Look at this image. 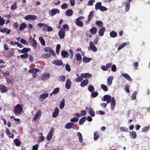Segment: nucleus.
Returning <instances> with one entry per match:
<instances>
[{
	"mask_svg": "<svg viewBox=\"0 0 150 150\" xmlns=\"http://www.w3.org/2000/svg\"><path fill=\"white\" fill-rule=\"evenodd\" d=\"M102 100L105 101H107V103H109L111 102V110L112 111H113L114 110L116 104L114 97L112 98L110 95H106L103 96V98L102 99Z\"/></svg>",
	"mask_w": 150,
	"mask_h": 150,
	"instance_id": "1",
	"label": "nucleus"
},
{
	"mask_svg": "<svg viewBox=\"0 0 150 150\" xmlns=\"http://www.w3.org/2000/svg\"><path fill=\"white\" fill-rule=\"evenodd\" d=\"M23 110L22 107L19 104H18L14 107V112L15 114H19Z\"/></svg>",
	"mask_w": 150,
	"mask_h": 150,
	"instance_id": "2",
	"label": "nucleus"
},
{
	"mask_svg": "<svg viewBox=\"0 0 150 150\" xmlns=\"http://www.w3.org/2000/svg\"><path fill=\"white\" fill-rule=\"evenodd\" d=\"M49 15L51 16L55 15L57 13L59 14L60 13V11L57 8H54L49 11Z\"/></svg>",
	"mask_w": 150,
	"mask_h": 150,
	"instance_id": "3",
	"label": "nucleus"
},
{
	"mask_svg": "<svg viewBox=\"0 0 150 150\" xmlns=\"http://www.w3.org/2000/svg\"><path fill=\"white\" fill-rule=\"evenodd\" d=\"M29 42L32 45V46L35 48H36L37 44V42L32 37L30 38L29 39Z\"/></svg>",
	"mask_w": 150,
	"mask_h": 150,
	"instance_id": "4",
	"label": "nucleus"
},
{
	"mask_svg": "<svg viewBox=\"0 0 150 150\" xmlns=\"http://www.w3.org/2000/svg\"><path fill=\"white\" fill-rule=\"evenodd\" d=\"M88 50L90 48L94 52H96L97 50L96 47L95 46L93 42L92 41L90 42L89 46L88 47Z\"/></svg>",
	"mask_w": 150,
	"mask_h": 150,
	"instance_id": "5",
	"label": "nucleus"
},
{
	"mask_svg": "<svg viewBox=\"0 0 150 150\" xmlns=\"http://www.w3.org/2000/svg\"><path fill=\"white\" fill-rule=\"evenodd\" d=\"M24 19L27 20H35L37 19V17L35 15H29L26 16L25 17Z\"/></svg>",
	"mask_w": 150,
	"mask_h": 150,
	"instance_id": "6",
	"label": "nucleus"
},
{
	"mask_svg": "<svg viewBox=\"0 0 150 150\" xmlns=\"http://www.w3.org/2000/svg\"><path fill=\"white\" fill-rule=\"evenodd\" d=\"M49 96L48 93L42 94L40 95L39 98V99L40 102L43 101L46 98Z\"/></svg>",
	"mask_w": 150,
	"mask_h": 150,
	"instance_id": "7",
	"label": "nucleus"
},
{
	"mask_svg": "<svg viewBox=\"0 0 150 150\" xmlns=\"http://www.w3.org/2000/svg\"><path fill=\"white\" fill-rule=\"evenodd\" d=\"M41 115V111L40 110H38L36 114L35 115V116L33 117V121H36L39 117Z\"/></svg>",
	"mask_w": 150,
	"mask_h": 150,
	"instance_id": "8",
	"label": "nucleus"
},
{
	"mask_svg": "<svg viewBox=\"0 0 150 150\" xmlns=\"http://www.w3.org/2000/svg\"><path fill=\"white\" fill-rule=\"evenodd\" d=\"M58 35L61 39L63 38L65 36V32L62 30V28H61L59 31Z\"/></svg>",
	"mask_w": 150,
	"mask_h": 150,
	"instance_id": "9",
	"label": "nucleus"
},
{
	"mask_svg": "<svg viewBox=\"0 0 150 150\" xmlns=\"http://www.w3.org/2000/svg\"><path fill=\"white\" fill-rule=\"evenodd\" d=\"M52 63L57 66H62L63 64L62 61L61 60L53 61Z\"/></svg>",
	"mask_w": 150,
	"mask_h": 150,
	"instance_id": "10",
	"label": "nucleus"
},
{
	"mask_svg": "<svg viewBox=\"0 0 150 150\" xmlns=\"http://www.w3.org/2000/svg\"><path fill=\"white\" fill-rule=\"evenodd\" d=\"M6 87L4 85H0V91L2 93H6L7 91Z\"/></svg>",
	"mask_w": 150,
	"mask_h": 150,
	"instance_id": "11",
	"label": "nucleus"
},
{
	"mask_svg": "<svg viewBox=\"0 0 150 150\" xmlns=\"http://www.w3.org/2000/svg\"><path fill=\"white\" fill-rule=\"evenodd\" d=\"M81 76L83 78H90L92 76V75L90 73H81Z\"/></svg>",
	"mask_w": 150,
	"mask_h": 150,
	"instance_id": "12",
	"label": "nucleus"
},
{
	"mask_svg": "<svg viewBox=\"0 0 150 150\" xmlns=\"http://www.w3.org/2000/svg\"><path fill=\"white\" fill-rule=\"evenodd\" d=\"M89 81L88 79H85L83 80L80 84L81 87H84L86 86L88 83Z\"/></svg>",
	"mask_w": 150,
	"mask_h": 150,
	"instance_id": "13",
	"label": "nucleus"
},
{
	"mask_svg": "<svg viewBox=\"0 0 150 150\" xmlns=\"http://www.w3.org/2000/svg\"><path fill=\"white\" fill-rule=\"evenodd\" d=\"M71 81L69 79H68L65 83V87L67 89H69L71 87Z\"/></svg>",
	"mask_w": 150,
	"mask_h": 150,
	"instance_id": "14",
	"label": "nucleus"
},
{
	"mask_svg": "<svg viewBox=\"0 0 150 150\" xmlns=\"http://www.w3.org/2000/svg\"><path fill=\"white\" fill-rule=\"evenodd\" d=\"M59 113V110L58 108L56 107L52 113V116L54 118L56 117L58 115Z\"/></svg>",
	"mask_w": 150,
	"mask_h": 150,
	"instance_id": "15",
	"label": "nucleus"
},
{
	"mask_svg": "<svg viewBox=\"0 0 150 150\" xmlns=\"http://www.w3.org/2000/svg\"><path fill=\"white\" fill-rule=\"evenodd\" d=\"M105 30V28L104 26L102 27L99 30L98 33L100 36H103L104 33V32Z\"/></svg>",
	"mask_w": 150,
	"mask_h": 150,
	"instance_id": "16",
	"label": "nucleus"
},
{
	"mask_svg": "<svg viewBox=\"0 0 150 150\" xmlns=\"http://www.w3.org/2000/svg\"><path fill=\"white\" fill-rule=\"evenodd\" d=\"M74 123L72 122H69L66 124L65 125V128L67 129H71L74 125Z\"/></svg>",
	"mask_w": 150,
	"mask_h": 150,
	"instance_id": "17",
	"label": "nucleus"
},
{
	"mask_svg": "<svg viewBox=\"0 0 150 150\" xmlns=\"http://www.w3.org/2000/svg\"><path fill=\"white\" fill-rule=\"evenodd\" d=\"M62 56L64 58L68 57L69 56V53L67 51L63 50L61 52Z\"/></svg>",
	"mask_w": 150,
	"mask_h": 150,
	"instance_id": "18",
	"label": "nucleus"
},
{
	"mask_svg": "<svg viewBox=\"0 0 150 150\" xmlns=\"http://www.w3.org/2000/svg\"><path fill=\"white\" fill-rule=\"evenodd\" d=\"M40 71L39 69H38L37 68H33L32 69H29L28 72L29 73H31V74H33L34 73H37L38 72Z\"/></svg>",
	"mask_w": 150,
	"mask_h": 150,
	"instance_id": "19",
	"label": "nucleus"
},
{
	"mask_svg": "<svg viewBox=\"0 0 150 150\" xmlns=\"http://www.w3.org/2000/svg\"><path fill=\"white\" fill-rule=\"evenodd\" d=\"M50 75L49 74H45L41 76V79L42 80H45L47 79H49L50 78Z\"/></svg>",
	"mask_w": 150,
	"mask_h": 150,
	"instance_id": "20",
	"label": "nucleus"
},
{
	"mask_svg": "<svg viewBox=\"0 0 150 150\" xmlns=\"http://www.w3.org/2000/svg\"><path fill=\"white\" fill-rule=\"evenodd\" d=\"M113 79V77L112 76H110L108 78L107 83L108 86H110L111 84Z\"/></svg>",
	"mask_w": 150,
	"mask_h": 150,
	"instance_id": "21",
	"label": "nucleus"
},
{
	"mask_svg": "<svg viewBox=\"0 0 150 150\" xmlns=\"http://www.w3.org/2000/svg\"><path fill=\"white\" fill-rule=\"evenodd\" d=\"M88 113L92 117H94L95 116V112L93 109L91 107L89 109Z\"/></svg>",
	"mask_w": 150,
	"mask_h": 150,
	"instance_id": "22",
	"label": "nucleus"
},
{
	"mask_svg": "<svg viewBox=\"0 0 150 150\" xmlns=\"http://www.w3.org/2000/svg\"><path fill=\"white\" fill-rule=\"evenodd\" d=\"M130 136L131 138L134 139L137 137V135L135 132L133 131L130 132Z\"/></svg>",
	"mask_w": 150,
	"mask_h": 150,
	"instance_id": "23",
	"label": "nucleus"
},
{
	"mask_svg": "<svg viewBox=\"0 0 150 150\" xmlns=\"http://www.w3.org/2000/svg\"><path fill=\"white\" fill-rule=\"evenodd\" d=\"M27 26V25L25 23H22L20 25L19 28V30H23Z\"/></svg>",
	"mask_w": 150,
	"mask_h": 150,
	"instance_id": "24",
	"label": "nucleus"
},
{
	"mask_svg": "<svg viewBox=\"0 0 150 150\" xmlns=\"http://www.w3.org/2000/svg\"><path fill=\"white\" fill-rule=\"evenodd\" d=\"M122 76L125 78L127 80L129 81H132V80L129 76L127 74H122Z\"/></svg>",
	"mask_w": 150,
	"mask_h": 150,
	"instance_id": "25",
	"label": "nucleus"
},
{
	"mask_svg": "<svg viewBox=\"0 0 150 150\" xmlns=\"http://www.w3.org/2000/svg\"><path fill=\"white\" fill-rule=\"evenodd\" d=\"M75 23L77 25L80 27H82L83 26V23L81 21L76 20Z\"/></svg>",
	"mask_w": 150,
	"mask_h": 150,
	"instance_id": "26",
	"label": "nucleus"
},
{
	"mask_svg": "<svg viewBox=\"0 0 150 150\" xmlns=\"http://www.w3.org/2000/svg\"><path fill=\"white\" fill-rule=\"evenodd\" d=\"M14 142L15 145L17 146H19L21 143V142L17 139H15L14 140Z\"/></svg>",
	"mask_w": 150,
	"mask_h": 150,
	"instance_id": "27",
	"label": "nucleus"
},
{
	"mask_svg": "<svg viewBox=\"0 0 150 150\" xmlns=\"http://www.w3.org/2000/svg\"><path fill=\"white\" fill-rule=\"evenodd\" d=\"M86 117H81L80 119L79 123L80 125H81L83 124L86 120Z\"/></svg>",
	"mask_w": 150,
	"mask_h": 150,
	"instance_id": "28",
	"label": "nucleus"
},
{
	"mask_svg": "<svg viewBox=\"0 0 150 150\" xmlns=\"http://www.w3.org/2000/svg\"><path fill=\"white\" fill-rule=\"evenodd\" d=\"M90 32L92 34H95L97 32V29L95 27H93L90 30Z\"/></svg>",
	"mask_w": 150,
	"mask_h": 150,
	"instance_id": "29",
	"label": "nucleus"
},
{
	"mask_svg": "<svg viewBox=\"0 0 150 150\" xmlns=\"http://www.w3.org/2000/svg\"><path fill=\"white\" fill-rule=\"evenodd\" d=\"M73 11L71 9H68L66 12V15L69 16H71L73 14Z\"/></svg>",
	"mask_w": 150,
	"mask_h": 150,
	"instance_id": "30",
	"label": "nucleus"
},
{
	"mask_svg": "<svg viewBox=\"0 0 150 150\" xmlns=\"http://www.w3.org/2000/svg\"><path fill=\"white\" fill-rule=\"evenodd\" d=\"M69 27L68 25L67 24H66L62 26V28H62V30H64L65 32V31L66 30L67 31L69 30Z\"/></svg>",
	"mask_w": 150,
	"mask_h": 150,
	"instance_id": "31",
	"label": "nucleus"
},
{
	"mask_svg": "<svg viewBox=\"0 0 150 150\" xmlns=\"http://www.w3.org/2000/svg\"><path fill=\"white\" fill-rule=\"evenodd\" d=\"M91 60V58L87 57H84L83 59V62L84 63H87L89 62Z\"/></svg>",
	"mask_w": 150,
	"mask_h": 150,
	"instance_id": "32",
	"label": "nucleus"
},
{
	"mask_svg": "<svg viewBox=\"0 0 150 150\" xmlns=\"http://www.w3.org/2000/svg\"><path fill=\"white\" fill-rule=\"evenodd\" d=\"M65 105V99L64 98H63L62 100L60 103V105L59 106V108L60 109H63Z\"/></svg>",
	"mask_w": 150,
	"mask_h": 150,
	"instance_id": "33",
	"label": "nucleus"
},
{
	"mask_svg": "<svg viewBox=\"0 0 150 150\" xmlns=\"http://www.w3.org/2000/svg\"><path fill=\"white\" fill-rule=\"evenodd\" d=\"M77 136L79 137V141L80 143H82L83 141L82 134L80 132H78L77 133Z\"/></svg>",
	"mask_w": 150,
	"mask_h": 150,
	"instance_id": "34",
	"label": "nucleus"
},
{
	"mask_svg": "<svg viewBox=\"0 0 150 150\" xmlns=\"http://www.w3.org/2000/svg\"><path fill=\"white\" fill-rule=\"evenodd\" d=\"M110 35L112 38H114L117 36V33L115 31H112L110 32Z\"/></svg>",
	"mask_w": 150,
	"mask_h": 150,
	"instance_id": "35",
	"label": "nucleus"
},
{
	"mask_svg": "<svg viewBox=\"0 0 150 150\" xmlns=\"http://www.w3.org/2000/svg\"><path fill=\"white\" fill-rule=\"evenodd\" d=\"M30 50L29 48H24L21 50V52L22 53H26L28 51Z\"/></svg>",
	"mask_w": 150,
	"mask_h": 150,
	"instance_id": "36",
	"label": "nucleus"
},
{
	"mask_svg": "<svg viewBox=\"0 0 150 150\" xmlns=\"http://www.w3.org/2000/svg\"><path fill=\"white\" fill-rule=\"evenodd\" d=\"M102 5V3L101 2H98L96 3L95 5V9L96 10L99 9L100 6Z\"/></svg>",
	"mask_w": 150,
	"mask_h": 150,
	"instance_id": "37",
	"label": "nucleus"
},
{
	"mask_svg": "<svg viewBox=\"0 0 150 150\" xmlns=\"http://www.w3.org/2000/svg\"><path fill=\"white\" fill-rule=\"evenodd\" d=\"M94 139L95 140H97L99 137V135L97 131H95L94 134Z\"/></svg>",
	"mask_w": 150,
	"mask_h": 150,
	"instance_id": "38",
	"label": "nucleus"
},
{
	"mask_svg": "<svg viewBox=\"0 0 150 150\" xmlns=\"http://www.w3.org/2000/svg\"><path fill=\"white\" fill-rule=\"evenodd\" d=\"M20 42L22 44L25 45H27L28 44V42L23 38H21V39Z\"/></svg>",
	"mask_w": 150,
	"mask_h": 150,
	"instance_id": "39",
	"label": "nucleus"
},
{
	"mask_svg": "<svg viewBox=\"0 0 150 150\" xmlns=\"http://www.w3.org/2000/svg\"><path fill=\"white\" fill-rule=\"evenodd\" d=\"M101 88L103 90L107 91L108 90V88L107 86L104 84H102L101 85Z\"/></svg>",
	"mask_w": 150,
	"mask_h": 150,
	"instance_id": "40",
	"label": "nucleus"
},
{
	"mask_svg": "<svg viewBox=\"0 0 150 150\" xmlns=\"http://www.w3.org/2000/svg\"><path fill=\"white\" fill-rule=\"evenodd\" d=\"M76 60H77V61H80L81 60L82 57L81 54L80 53H77L76 55Z\"/></svg>",
	"mask_w": 150,
	"mask_h": 150,
	"instance_id": "41",
	"label": "nucleus"
},
{
	"mask_svg": "<svg viewBox=\"0 0 150 150\" xmlns=\"http://www.w3.org/2000/svg\"><path fill=\"white\" fill-rule=\"evenodd\" d=\"M96 24L98 25L100 27H102L103 25V23L102 22L100 21H96Z\"/></svg>",
	"mask_w": 150,
	"mask_h": 150,
	"instance_id": "42",
	"label": "nucleus"
},
{
	"mask_svg": "<svg viewBox=\"0 0 150 150\" xmlns=\"http://www.w3.org/2000/svg\"><path fill=\"white\" fill-rule=\"evenodd\" d=\"M17 2H15L11 6V10L13 11L16 9L17 8Z\"/></svg>",
	"mask_w": 150,
	"mask_h": 150,
	"instance_id": "43",
	"label": "nucleus"
},
{
	"mask_svg": "<svg viewBox=\"0 0 150 150\" xmlns=\"http://www.w3.org/2000/svg\"><path fill=\"white\" fill-rule=\"evenodd\" d=\"M59 80L61 82H64L65 80V77L64 76L60 75L59 76Z\"/></svg>",
	"mask_w": 150,
	"mask_h": 150,
	"instance_id": "44",
	"label": "nucleus"
},
{
	"mask_svg": "<svg viewBox=\"0 0 150 150\" xmlns=\"http://www.w3.org/2000/svg\"><path fill=\"white\" fill-rule=\"evenodd\" d=\"M28 57L29 54L28 53L20 55V57L21 59H26Z\"/></svg>",
	"mask_w": 150,
	"mask_h": 150,
	"instance_id": "45",
	"label": "nucleus"
},
{
	"mask_svg": "<svg viewBox=\"0 0 150 150\" xmlns=\"http://www.w3.org/2000/svg\"><path fill=\"white\" fill-rule=\"evenodd\" d=\"M94 12L95 11H91L89 15L88 16V18L91 19L94 16Z\"/></svg>",
	"mask_w": 150,
	"mask_h": 150,
	"instance_id": "46",
	"label": "nucleus"
},
{
	"mask_svg": "<svg viewBox=\"0 0 150 150\" xmlns=\"http://www.w3.org/2000/svg\"><path fill=\"white\" fill-rule=\"evenodd\" d=\"M60 44H58L56 47V52L57 54L58 55L60 49Z\"/></svg>",
	"mask_w": 150,
	"mask_h": 150,
	"instance_id": "47",
	"label": "nucleus"
},
{
	"mask_svg": "<svg viewBox=\"0 0 150 150\" xmlns=\"http://www.w3.org/2000/svg\"><path fill=\"white\" fill-rule=\"evenodd\" d=\"M94 87L93 85H91L88 87V90L90 92H92L94 90Z\"/></svg>",
	"mask_w": 150,
	"mask_h": 150,
	"instance_id": "48",
	"label": "nucleus"
},
{
	"mask_svg": "<svg viewBox=\"0 0 150 150\" xmlns=\"http://www.w3.org/2000/svg\"><path fill=\"white\" fill-rule=\"evenodd\" d=\"M126 7L125 8L126 11H128L129 9L130 6V3L129 2L126 3Z\"/></svg>",
	"mask_w": 150,
	"mask_h": 150,
	"instance_id": "49",
	"label": "nucleus"
},
{
	"mask_svg": "<svg viewBox=\"0 0 150 150\" xmlns=\"http://www.w3.org/2000/svg\"><path fill=\"white\" fill-rule=\"evenodd\" d=\"M98 93L97 91H93L91 93V95L93 97H96L98 95Z\"/></svg>",
	"mask_w": 150,
	"mask_h": 150,
	"instance_id": "50",
	"label": "nucleus"
},
{
	"mask_svg": "<svg viewBox=\"0 0 150 150\" xmlns=\"http://www.w3.org/2000/svg\"><path fill=\"white\" fill-rule=\"evenodd\" d=\"M120 129L122 132H127L128 131V129L127 128L125 127H120Z\"/></svg>",
	"mask_w": 150,
	"mask_h": 150,
	"instance_id": "51",
	"label": "nucleus"
},
{
	"mask_svg": "<svg viewBox=\"0 0 150 150\" xmlns=\"http://www.w3.org/2000/svg\"><path fill=\"white\" fill-rule=\"evenodd\" d=\"M5 22V20L2 17L0 16V25H3L4 24Z\"/></svg>",
	"mask_w": 150,
	"mask_h": 150,
	"instance_id": "52",
	"label": "nucleus"
},
{
	"mask_svg": "<svg viewBox=\"0 0 150 150\" xmlns=\"http://www.w3.org/2000/svg\"><path fill=\"white\" fill-rule=\"evenodd\" d=\"M83 78L81 76H79L76 80V82H80L83 80Z\"/></svg>",
	"mask_w": 150,
	"mask_h": 150,
	"instance_id": "53",
	"label": "nucleus"
},
{
	"mask_svg": "<svg viewBox=\"0 0 150 150\" xmlns=\"http://www.w3.org/2000/svg\"><path fill=\"white\" fill-rule=\"evenodd\" d=\"M126 45V42H124L120 45L118 48V50H120L124 47Z\"/></svg>",
	"mask_w": 150,
	"mask_h": 150,
	"instance_id": "54",
	"label": "nucleus"
},
{
	"mask_svg": "<svg viewBox=\"0 0 150 150\" xmlns=\"http://www.w3.org/2000/svg\"><path fill=\"white\" fill-rule=\"evenodd\" d=\"M65 69L68 71H70L71 70L69 64H67L65 66Z\"/></svg>",
	"mask_w": 150,
	"mask_h": 150,
	"instance_id": "55",
	"label": "nucleus"
},
{
	"mask_svg": "<svg viewBox=\"0 0 150 150\" xmlns=\"http://www.w3.org/2000/svg\"><path fill=\"white\" fill-rule=\"evenodd\" d=\"M79 120V119L78 118H77L76 117H74L73 118H72L71 120L70 121L71 122H77Z\"/></svg>",
	"mask_w": 150,
	"mask_h": 150,
	"instance_id": "56",
	"label": "nucleus"
},
{
	"mask_svg": "<svg viewBox=\"0 0 150 150\" xmlns=\"http://www.w3.org/2000/svg\"><path fill=\"white\" fill-rule=\"evenodd\" d=\"M137 94V91H134L132 94V99L134 100L136 98V95Z\"/></svg>",
	"mask_w": 150,
	"mask_h": 150,
	"instance_id": "57",
	"label": "nucleus"
},
{
	"mask_svg": "<svg viewBox=\"0 0 150 150\" xmlns=\"http://www.w3.org/2000/svg\"><path fill=\"white\" fill-rule=\"evenodd\" d=\"M95 1V0H89L88 2V5L89 6H92L93 4V3Z\"/></svg>",
	"mask_w": 150,
	"mask_h": 150,
	"instance_id": "58",
	"label": "nucleus"
},
{
	"mask_svg": "<svg viewBox=\"0 0 150 150\" xmlns=\"http://www.w3.org/2000/svg\"><path fill=\"white\" fill-rule=\"evenodd\" d=\"M59 91V88H55L54 91L52 92V93L53 94H57L58 93V92Z\"/></svg>",
	"mask_w": 150,
	"mask_h": 150,
	"instance_id": "59",
	"label": "nucleus"
},
{
	"mask_svg": "<svg viewBox=\"0 0 150 150\" xmlns=\"http://www.w3.org/2000/svg\"><path fill=\"white\" fill-rule=\"evenodd\" d=\"M99 9L101 11H103L107 10V8L101 5Z\"/></svg>",
	"mask_w": 150,
	"mask_h": 150,
	"instance_id": "60",
	"label": "nucleus"
},
{
	"mask_svg": "<svg viewBox=\"0 0 150 150\" xmlns=\"http://www.w3.org/2000/svg\"><path fill=\"white\" fill-rule=\"evenodd\" d=\"M61 7L62 9H65L67 8L68 4L66 3L63 4L61 5Z\"/></svg>",
	"mask_w": 150,
	"mask_h": 150,
	"instance_id": "61",
	"label": "nucleus"
},
{
	"mask_svg": "<svg viewBox=\"0 0 150 150\" xmlns=\"http://www.w3.org/2000/svg\"><path fill=\"white\" fill-rule=\"evenodd\" d=\"M44 51L45 52H50V51L52 49L50 48L49 47H46L45 48Z\"/></svg>",
	"mask_w": 150,
	"mask_h": 150,
	"instance_id": "62",
	"label": "nucleus"
},
{
	"mask_svg": "<svg viewBox=\"0 0 150 150\" xmlns=\"http://www.w3.org/2000/svg\"><path fill=\"white\" fill-rule=\"evenodd\" d=\"M116 67L115 64H113L111 67V70L113 72L116 71Z\"/></svg>",
	"mask_w": 150,
	"mask_h": 150,
	"instance_id": "63",
	"label": "nucleus"
},
{
	"mask_svg": "<svg viewBox=\"0 0 150 150\" xmlns=\"http://www.w3.org/2000/svg\"><path fill=\"white\" fill-rule=\"evenodd\" d=\"M14 44L15 45L16 44L17 46L21 48H22L23 47V46L21 44L16 42H14Z\"/></svg>",
	"mask_w": 150,
	"mask_h": 150,
	"instance_id": "64",
	"label": "nucleus"
}]
</instances>
